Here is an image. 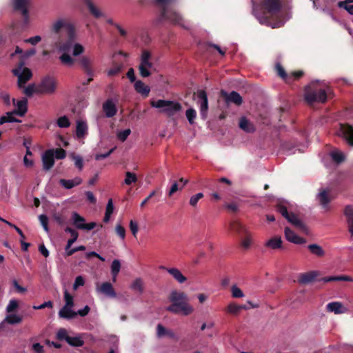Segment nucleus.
Segmentation results:
<instances>
[{
    "mask_svg": "<svg viewBox=\"0 0 353 353\" xmlns=\"http://www.w3.org/2000/svg\"><path fill=\"white\" fill-rule=\"evenodd\" d=\"M281 8L280 0H261L259 3H253L252 12L261 24L275 28L272 18Z\"/></svg>",
    "mask_w": 353,
    "mask_h": 353,
    "instance_id": "nucleus-1",
    "label": "nucleus"
},
{
    "mask_svg": "<svg viewBox=\"0 0 353 353\" xmlns=\"http://www.w3.org/2000/svg\"><path fill=\"white\" fill-rule=\"evenodd\" d=\"M51 32L60 35L61 31L65 32V39H61L58 41V47L61 51L68 52L75 44V27L67 18H59L51 26Z\"/></svg>",
    "mask_w": 353,
    "mask_h": 353,
    "instance_id": "nucleus-2",
    "label": "nucleus"
},
{
    "mask_svg": "<svg viewBox=\"0 0 353 353\" xmlns=\"http://www.w3.org/2000/svg\"><path fill=\"white\" fill-rule=\"evenodd\" d=\"M171 304L166 307V310L175 314H182L188 316L194 311L193 307L188 303V295L183 292L173 290L169 295Z\"/></svg>",
    "mask_w": 353,
    "mask_h": 353,
    "instance_id": "nucleus-3",
    "label": "nucleus"
},
{
    "mask_svg": "<svg viewBox=\"0 0 353 353\" xmlns=\"http://www.w3.org/2000/svg\"><path fill=\"white\" fill-rule=\"evenodd\" d=\"M172 0H154V3L161 6L159 21H168L174 25L183 26V18L179 13L172 8H168L166 5Z\"/></svg>",
    "mask_w": 353,
    "mask_h": 353,
    "instance_id": "nucleus-4",
    "label": "nucleus"
},
{
    "mask_svg": "<svg viewBox=\"0 0 353 353\" xmlns=\"http://www.w3.org/2000/svg\"><path fill=\"white\" fill-rule=\"evenodd\" d=\"M150 105L152 107L160 108L161 112L165 113L169 117L174 116L182 108L181 105L179 102L163 99L152 101Z\"/></svg>",
    "mask_w": 353,
    "mask_h": 353,
    "instance_id": "nucleus-5",
    "label": "nucleus"
},
{
    "mask_svg": "<svg viewBox=\"0 0 353 353\" xmlns=\"http://www.w3.org/2000/svg\"><path fill=\"white\" fill-rule=\"evenodd\" d=\"M57 88V81L50 75L43 77L39 83L37 85V94H52Z\"/></svg>",
    "mask_w": 353,
    "mask_h": 353,
    "instance_id": "nucleus-6",
    "label": "nucleus"
},
{
    "mask_svg": "<svg viewBox=\"0 0 353 353\" xmlns=\"http://www.w3.org/2000/svg\"><path fill=\"white\" fill-rule=\"evenodd\" d=\"M276 210L296 228L301 230H305L306 228L305 224L297 217L295 214L292 212L290 213L286 206L284 205L281 203L277 204L276 205Z\"/></svg>",
    "mask_w": 353,
    "mask_h": 353,
    "instance_id": "nucleus-7",
    "label": "nucleus"
},
{
    "mask_svg": "<svg viewBox=\"0 0 353 353\" xmlns=\"http://www.w3.org/2000/svg\"><path fill=\"white\" fill-rule=\"evenodd\" d=\"M327 97L328 95L323 89L306 90L304 95L305 101L309 104L314 102L323 103L327 101Z\"/></svg>",
    "mask_w": 353,
    "mask_h": 353,
    "instance_id": "nucleus-8",
    "label": "nucleus"
},
{
    "mask_svg": "<svg viewBox=\"0 0 353 353\" xmlns=\"http://www.w3.org/2000/svg\"><path fill=\"white\" fill-rule=\"evenodd\" d=\"M150 59L151 53L147 50H143L141 55V63L139 65V73L142 77H148L151 74L148 70L153 65Z\"/></svg>",
    "mask_w": 353,
    "mask_h": 353,
    "instance_id": "nucleus-9",
    "label": "nucleus"
},
{
    "mask_svg": "<svg viewBox=\"0 0 353 353\" xmlns=\"http://www.w3.org/2000/svg\"><path fill=\"white\" fill-rule=\"evenodd\" d=\"M339 137H343L347 143L353 146V126L348 123H341L337 132Z\"/></svg>",
    "mask_w": 353,
    "mask_h": 353,
    "instance_id": "nucleus-10",
    "label": "nucleus"
},
{
    "mask_svg": "<svg viewBox=\"0 0 353 353\" xmlns=\"http://www.w3.org/2000/svg\"><path fill=\"white\" fill-rule=\"evenodd\" d=\"M197 97L200 103V115L205 120L207 118L208 110V100L205 91L201 90L197 92Z\"/></svg>",
    "mask_w": 353,
    "mask_h": 353,
    "instance_id": "nucleus-11",
    "label": "nucleus"
},
{
    "mask_svg": "<svg viewBox=\"0 0 353 353\" xmlns=\"http://www.w3.org/2000/svg\"><path fill=\"white\" fill-rule=\"evenodd\" d=\"M221 96L225 99L227 103H234L238 106L243 103L242 97L236 91L228 93L224 90L221 91Z\"/></svg>",
    "mask_w": 353,
    "mask_h": 353,
    "instance_id": "nucleus-12",
    "label": "nucleus"
},
{
    "mask_svg": "<svg viewBox=\"0 0 353 353\" xmlns=\"http://www.w3.org/2000/svg\"><path fill=\"white\" fill-rule=\"evenodd\" d=\"M13 74L18 77L17 84L19 88H23L28 81L32 77V72L28 68H24L21 72L14 69L12 70Z\"/></svg>",
    "mask_w": 353,
    "mask_h": 353,
    "instance_id": "nucleus-13",
    "label": "nucleus"
},
{
    "mask_svg": "<svg viewBox=\"0 0 353 353\" xmlns=\"http://www.w3.org/2000/svg\"><path fill=\"white\" fill-rule=\"evenodd\" d=\"M43 169L50 170L54 165V150H46L42 155Z\"/></svg>",
    "mask_w": 353,
    "mask_h": 353,
    "instance_id": "nucleus-14",
    "label": "nucleus"
},
{
    "mask_svg": "<svg viewBox=\"0 0 353 353\" xmlns=\"http://www.w3.org/2000/svg\"><path fill=\"white\" fill-rule=\"evenodd\" d=\"M78 63L83 72L88 76L93 77L94 75V71L92 68V60L86 57L83 56L78 59Z\"/></svg>",
    "mask_w": 353,
    "mask_h": 353,
    "instance_id": "nucleus-15",
    "label": "nucleus"
},
{
    "mask_svg": "<svg viewBox=\"0 0 353 353\" xmlns=\"http://www.w3.org/2000/svg\"><path fill=\"white\" fill-rule=\"evenodd\" d=\"M15 101L16 99H12L14 105H17V109L14 110L13 112L16 115L23 117L28 111V99L26 98H23L22 99L17 101V103H15Z\"/></svg>",
    "mask_w": 353,
    "mask_h": 353,
    "instance_id": "nucleus-16",
    "label": "nucleus"
},
{
    "mask_svg": "<svg viewBox=\"0 0 353 353\" xmlns=\"http://www.w3.org/2000/svg\"><path fill=\"white\" fill-rule=\"evenodd\" d=\"M285 236L286 239L295 244L301 245L306 243V239L298 236L291 229L286 227L285 228Z\"/></svg>",
    "mask_w": 353,
    "mask_h": 353,
    "instance_id": "nucleus-17",
    "label": "nucleus"
},
{
    "mask_svg": "<svg viewBox=\"0 0 353 353\" xmlns=\"http://www.w3.org/2000/svg\"><path fill=\"white\" fill-rule=\"evenodd\" d=\"M160 268L166 270L179 283H183L187 280V278L177 268H168L165 266H161Z\"/></svg>",
    "mask_w": 353,
    "mask_h": 353,
    "instance_id": "nucleus-18",
    "label": "nucleus"
},
{
    "mask_svg": "<svg viewBox=\"0 0 353 353\" xmlns=\"http://www.w3.org/2000/svg\"><path fill=\"white\" fill-rule=\"evenodd\" d=\"M97 290L99 292L109 297L114 298L117 296L112 285L109 282L103 283Z\"/></svg>",
    "mask_w": 353,
    "mask_h": 353,
    "instance_id": "nucleus-19",
    "label": "nucleus"
},
{
    "mask_svg": "<svg viewBox=\"0 0 353 353\" xmlns=\"http://www.w3.org/2000/svg\"><path fill=\"white\" fill-rule=\"evenodd\" d=\"M28 0H14V9L20 11L25 18L28 17Z\"/></svg>",
    "mask_w": 353,
    "mask_h": 353,
    "instance_id": "nucleus-20",
    "label": "nucleus"
},
{
    "mask_svg": "<svg viewBox=\"0 0 353 353\" xmlns=\"http://www.w3.org/2000/svg\"><path fill=\"white\" fill-rule=\"evenodd\" d=\"M103 110L108 118L114 117L117 112V107L111 100H107L103 104Z\"/></svg>",
    "mask_w": 353,
    "mask_h": 353,
    "instance_id": "nucleus-21",
    "label": "nucleus"
},
{
    "mask_svg": "<svg viewBox=\"0 0 353 353\" xmlns=\"http://www.w3.org/2000/svg\"><path fill=\"white\" fill-rule=\"evenodd\" d=\"M344 214L347 219L348 230L353 235V206L347 205L344 210Z\"/></svg>",
    "mask_w": 353,
    "mask_h": 353,
    "instance_id": "nucleus-22",
    "label": "nucleus"
},
{
    "mask_svg": "<svg viewBox=\"0 0 353 353\" xmlns=\"http://www.w3.org/2000/svg\"><path fill=\"white\" fill-rule=\"evenodd\" d=\"M82 183V179L79 177H75L73 179L68 180L61 179L59 180V184L64 187L65 189H72V188L80 185Z\"/></svg>",
    "mask_w": 353,
    "mask_h": 353,
    "instance_id": "nucleus-23",
    "label": "nucleus"
},
{
    "mask_svg": "<svg viewBox=\"0 0 353 353\" xmlns=\"http://www.w3.org/2000/svg\"><path fill=\"white\" fill-rule=\"evenodd\" d=\"M318 199L322 208L327 210L328 204L331 201V198L329 196V191L326 190H322L318 194Z\"/></svg>",
    "mask_w": 353,
    "mask_h": 353,
    "instance_id": "nucleus-24",
    "label": "nucleus"
},
{
    "mask_svg": "<svg viewBox=\"0 0 353 353\" xmlns=\"http://www.w3.org/2000/svg\"><path fill=\"white\" fill-rule=\"evenodd\" d=\"M239 128L243 131L252 133L256 130V128L253 123H252L245 117H241L239 121Z\"/></svg>",
    "mask_w": 353,
    "mask_h": 353,
    "instance_id": "nucleus-25",
    "label": "nucleus"
},
{
    "mask_svg": "<svg viewBox=\"0 0 353 353\" xmlns=\"http://www.w3.org/2000/svg\"><path fill=\"white\" fill-rule=\"evenodd\" d=\"M134 86L136 92L144 97H148L150 92V87L146 85L141 80L136 81Z\"/></svg>",
    "mask_w": 353,
    "mask_h": 353,
    "instance_id": "nucleus-26",
    "label": "nucleus"
},
{
    "mask_svg": "<svg viewBox=\"0 0 353 353\" xmlns=\"http://www.w3.org/2000/svg\"><path fill=\"white\" fill-rule=\"evenodd\" d=\"M326 307L328 312H334L336 314H342L345 312L344 307L340 302L329 303Z\"/></svg>",
    "mask_w": 353,
    "mask_h": 353,
    "instance_id": "nucleus-27",
    "label": "nucleus"
},
{
    "mask_svg": "<svg viewBox=\"0 0 353 353\" xmlns=\"http://www.w3.org/2000/svg\"><path fill=\"white\" fill-rule=\"evenodd\" d=\"M88 133V125L85 121L79 120L77 122L76 135L78 138H83Z\"/></svg>",
    "mask_w": 353,
    "mask_h": 353,
    "instance_id": "nucleus-28",
    "label": "nucleus"
},
{
    "mask_svg": "<svg viewBox=\"0 0 353 353\" xmlns=\"http://www.w3.org/2000/svg\"><path fill=\"white\" fill-rule=\"evenodd\" d=\"M72 307L63 306L59 312L60 318L71 319L76 317L77 313L71 310Z\"/></svg>",
    "mask_w": 353,
    "mask_h": 353,
    "instance_id": "nucleus-29",
    "label": "nucleus"
},
{
    "mask_svg": "<svg viewBox=\"0 0 353 353\" xmlns=\"http://www.w3.org/2000/svg\"><path fill=\"white\" fill-rule=\"evenodd\" d=\"M316 275L315 272L303 273L299 276L298 281L301 284H307L312 282L316 277Z\"/></svg>",
    "mask_w": 353,
    "mask_h": 353,
    "instance_id": "nucleus-30",
    "label": "nucleus"
},
{
    "mask_svg": "<svg viewBox=\"0 0 353 353\" xmlns=\"http://www.w3.org/2000/svg\"><path fill=\"white\" fill-rule=\"evenodd\" d=\"M250 307L246 305H238L234 303H230L226 309L227 312L236 315L238 314L241 310H248Z\"/></svg>",
    "mask_w": 353,
    "mask_h": 353,
    "instance_id": "nucleus-31",
    "label": "nucleus"
},
{
    "mask_svg": "<svg viewBox=\"0 0 353 353\" xmlns=\"http://www.w3.org/2000/svg\"><path fill=\"white\" fill-rule=\"evenodd\" d=\"M65 232L70 233V235L72 236V238L68 240L67 245L65 248V251L67 252L70 250L72 245L77 240L79 234L75 230L70 227H67L65 229Z\"/></svg>",
    "mask_w": 353,
    "mask_h": 353,
    "instance_id": "nucleus-32",
    "label": "nucleus"
},
{
    "mask_svg": "<svg viewBox=\"0 0 353 353\" xmlns=\"http://www.w3.org/2000/svg\"><path fill=\"white\" fill-rule=\"evenodd\" d=\"M283 241L280 236H274L265 243V246L270 248L273 250L282 248Z\"/></svg>",
    "mask_w": 353,
    "mask_h": 353,
    "instance_id": "nucleus-33",
    "label": "nucleus"
},
{
    "mask_svg": "<svg viewBox=\"0 0 353 353\" xmlns=\"http://www.w3.org/2000/svg\"><path fill=\"white\" fill-rule=\"evenodd\" d=\"M92 15L95 18L102 17V12L92 3L90 0H83Z\"/></svg>",
    "mask_w": 353,
    "mask_h": 353,
    "instance_id": "nucleus-34",
    "label": "nucleus"
},
{
    "mask_svg": "<svg viewBox=\"0 0 353 353\" xmlns=\"http://www.w3.org/2000/svg\"><path fill=\"white\" fill-rule=\"evenodd\" d=\"M14 113L13 111L8 112L6 113V115L1 116L0 117V124H3L5 123H12V122H16L19 123L21 121L14 117Z\"/></svg>",
    "mask_w": 353,
    "mask_h": 353,
    "instance_id": "nucleus-35",
    "label": "nucleus"
},
{
    "mask_svg": "<svg viewBox=\"0 0 353 353\" xmlns=\"http://www.w3.org/2000/svg\"><path fill=\"white\" fill-rule=\"evenodd\" d=\"M307 248L310 250L312 254L317 256H323L325 255V251L323 250V249L317 244H310L307 246Z\"/></svg>",
    "mask_w": 353,
    "mask_h": 353,
    "instance_id": "nucleus-36",
    "label": "nucleus"
},
{
    "mask_svg": "<svg viewBox=\"0 0 353 353\" xmlns=\"http://www.w3.org/2000/svg\"><path fill=\"white\" fill-rule=\"evenodd\" d=\"M121 269V263L118 259H114L111 265V274L112 275L113 281H116V278Z\"/></svg>",
    "mask_w": 353,
    "mask_h": 353,
    "instance_id": "nucleus-37",
    "label": "nucleus"
},
{
    "mask_svg": "<svg viewBox=\"0 0 353 353\" xmlns=\"http://www.w3.org/2000/svg\"><path fill=\"white\" fill-rule=\"evenodd\" d=\"M276 70L277 74L279 77H281L285 81L290 83V77L289 74L286 73L285 69L282 67V65L279 63L276 65Z\"/></svg>",
    "mask_w": 353,
    "mask_h": 353,
    "instance_id": "nucleus-38",
    "label": "nucleus"
},
{
    "mask_svg": "<svg viewBox=\"0 0 353 353\" xmlns=\"http://www.w3.org/2000/svg\"><path fill=\"white\" fill-rule=\"evenodd\" d=\"M66 342L72 347H81L84 344V341L77 336L72 337L69 336Z\"/></svg>",
    "mask_w": 353,
    "mask_h": 353,
    "instance_id": "nucleus-39",
    "label": "nucleus"
},
{
    "mask_svg": "<svg viewBox=\"0 0 353 353\" xmlns=\"http://www.w3.org/2000/svg\"><path fill=\"white\" fill-rule=\"evenodd\" d=\"M5 321L11 325L18 324L22 321V318L17 314H12L7 315Z\"/></svg>",
    "mask_w": 353,
    "mask_h": 353,
    "instance_id": "nucleus-40",
    "label": "nucleus"
},
{
    "mask_svg": "<svg viewBox=\"0 0 353 353\" xmlns=\"http://www.w3.org/2000/svg\"><path fill=\"white\" fill-rule=\"evenodd\" d=\"M130 288L132 290L142 294L143 292V282L141 279H135L131 284Z\"/></svg>",
    "mask_w": 353,
    "mask_h": 353,
    "instance_id": "nucleus-41",
    "label": "nucleus"
},
{
    "mask_svg": "<svg viewBox=\"0 0 353 353\" xmlns=\"http://www.w3.org/2000/svg\"><path fill=\"white\" fill-rule=\"evenodd\" d=\"M138 180V178L136 174L131 172H125V178L124 179V183L127 185H131L132 183H136Z\"/></svg>",
    "mask_w": 353,
    "mask_h": 353,
    "instance_id": "nucleus-42",
    "label": "nucleus"
},
{
    "mask_svg": "<svg viewBox=\"0 0 353 353\" xmlns=\"http://www.w3.org/2000/svg\"><path fill=\"white\" fill-rule=\"evenodd\" d=\"M59 59L63 64L69 66L72 65L74 62V60L70 57V55L65 52L60 56Z\"/></svg>",
    "mask_w": 353,
    "mask_h": 353,
    "instance_id": "nucleus-43",
    "label": "nucleus"
},
{
    "mask_svg": "<svg viewBox=\"0 0 353 353\" xmlns=\"http://www.w3.org/2000/svg\"><path fill=\"white\" fill-rule=\"evenodd\" d=\"M230 229L232 231L235 232H236L238 234H240V233L243 232V230H244V228L242 225V224L241 223H239V221H234L230 223Z\"/></svg>",
    "mask_w": 353,
    "mask_h": 353,
    "instance_id": "nucleus-44",
    "label": "nucleus"
},
{
    "mask_svg": "<svg viewBox=\"0 0 353 353\" xmlns=\"http://www.w3.org/2000/svg\"><path fill=\"white\" fill-rule=\"evenodd\" d=\"M72 219L73 221V224L77 228V226L79 225H83L85 223V219L79 215L77 212H73L72 215Z\"/></svg>",
    "mask_w": 353,
    "mask_h": 353,
    "instance_id": "nucleus-45",
    "label": "nucleus"
},
{
    "mask_svg": "<svg viewBox=\"0 0 353 353\" xmlns=\"http://www.w3.org/2000/svg\"><path fill=\"white\" fill-rule=\"evenodd\" d=\"M203 197L204 194L203 193H197L190 197L189 203L192 208H196L199 201Z\"/></svg>",
    "mask_w": 353,
    "mask_h": 353,
    "instance_id": "nucleus-46",
    "label": "nucleus"
},
{
    "mask_svg": "<svg viewBox=\"0 0 353 353\" xmlns=\"http://www.w3.org/2000/svg\"><path fill=\"white\" fill-rule=\"evenodd\" d=\"M123 68V64H114V65L108 70V76H115L119 74Z\"/></svg>",
    "mask_w": 353,
    "mask_h": 353,
    "instance_id": "nucleus-47",
    "label": "nucleus"
},
{
    "mask_svg": "<svg viewBox=\"0 0 353 353\" xmlns=\"http://www.w3.org/2000/svg\"><path fill=\"white\" fill-rule=\"evenodd\" d=\"M185 115L189 123L190 124H193L196 117V110L193 108H189L186 110Z\"/></svg>",
    "mask_w": 353,
    "mask_h": 353,
    "instance_id": "nucleus-48",
    "label": "nucleus"
},
{
    "mask_svg": "<svg viewBox=\"0 0 353 353\" xmlns=\"http://www.w3.org/2000/svg\"><path fill=\"white\" fill-rule=\"evenodd\" d=\"M57 123L59 128H68L70 125V122L66 116L59 117Z\"/></svg>",
    "mask_w": 353,
    "mask_h": 353,
    "instance_id": "nucleus-49",
    "label": "nucleus"
},
{
    "mask_svg": "<svg viewBox=\"0 0 353 353\" xmlns=\"http://www.w3.org/2000/svg\"><path fill=\"white\" fill-rule=\"evenodd\" d=\"M19 307V303L15 299H11L6 307V312L8 313L15 311Z\"/></svg>",
    "mask_w": 353,
    "mask_h": 353,
    "instance_id": "nucleus-50",
    "label": "nucleus"
},
{
    "mask_svg": "<svg viewBox=\"0 0 353 353\" xmlns=\"http://www.w3.org/2000/svg\"><path fill=\"white\" fill-rule=\"evenodd\" d=\"M57 339L59 341L65 340L67 341L69 336L68 335L67 330L64 328H60L57 332Z\"/></svg>",
    "mask_w": 353,
    "mask_h": 353,
    "instance_id": "nucleus-51",
    "label": "nucleus"
},
{
    "mask_svg": "<svg viewBox=\"0 0 353 353\" xmlns=\"http://www.w3.org/2000/svg\"><path fill=\"white\" fill-rule=\"evenodd\" d=\"M39 221L43 226L44 230L47 232H49L48 227V217L46 214H41L39 216Z\"/></svg>",
    "mask_w": 353,
    "mask_h": 353,
    "instance_id": "nucleus-52",
    "label": "nucleus"
},
{
    "mask_svg": "<svg viewBox=\"0 0 353 353\" xmlns=\"http://www.w3.org/2000/svg\"><path fill=\"white\" fill-rule=\"evenodd\" d=\"M64 300L65 301L64 306L72 307L74 306L73 296L66 290L64 292Z\"/></svg>",
    "mask_w": 353,
    "mask_h": 353,
    "instance_id": "nucleus-53",
    "label": "nucleus"
},
{
    "mask_svg": "<svg viewBox=\"0 0 353 353\" xmlns=\"http://www.w3.org/2000/svg\"><path fill=\"white\" fill-rule=\"evenodd\" d=\"M232 296L233 298H241L244 296L243 291L236 285L231 288Z\"/></svg>",
    "mask_w": 353,
    "mask_h": 353,
    "instance_id": "nucleus-54",
    "label": "nucleus"
},
{
    "mask_svg": "<svg viewBox=\"0 0 353 353\" xmlns=\"http://www.w3.org/2000/svg\"><path fill=\"white\" fill-rule=\"evenodd\" d=\"M348 3L347 1H339L337 6L339 8H344L350 14L353 15V5H348Z\"/></svg>",
    "mask_w": 353,
    "mask_h": 353,
    "instance_id": "nucleus-55",
    "label": "nucleus"
},
{
    "mask_svg": "<svg viewBox=\"0 0 353 353\" xmlns=\"http://www.w3.org/2000/svg\"><path fill=\"white\" fill-rule=\"evenodd\" d=\"M130 129H126L117 133V138L122 142L125 141L130 134Z\"/></svg>",
    "mask_w": 353,
    "mask_h": 353,
    "instance_id": "nucleus-56",
    "label": "nucleus"
},
{
    "mask_svg": "<svg viewBox=\"0 0 353 353\" xmlns=\"http://www.w3.org/2000/svg\"><path fill=\"white\" fill-rule=\"evenodd\" d=\"M72 159L74 161L75 166L79 170H81L83 167V159L78 155L72 154Z\"/></svg>",
    "mask_w": 353,
    "mask_h": 353,
    "instance_id": "nucleus-57",
    "label": "nucleus"
},
{
    "mask_svg": "<svg viewBox=\"0 0 353 353\" xmlns=\"http://www.w3.org/2000/svg\"><path fill=\"white\" fill-rule=\"evenodd\" d=\"M23 93L28 97L32 96L33 93H37V85H29L28 86L25 88Z\"/></svg>",
    "mask_w": 353,
    "mask_h": 353,
    "instance_id": "nucleus-58",
    "label": "nucleus"
},
{
    "mask_svg": "<svg viewBox=\"0 0 353 353\" xmlns=\"http://www.w3.org/2000/svg\"><path fill=\"white\" fill-rule=\"evenodd\" d=\"M117 234L123 240L125 237V229L121 225H117L115 228Z\"/></svg>",
    "mask_w": 353,
    "mask_h": 353,
    "instance_id": "nucleus-59",
    "label": "nucleus"
},
{
    "mask_svg": "<svg viewBox=\"0 0 353 353\" xmlns=\"http://www.w3.org/2000/svg\"><path fill=\"white\" fill-rule=\"evenodd\" d=\"M167 329L163 327L161 324H158L157 326V336L159 338H161L166 336Z\"/></svg>",
    "mask_w": 353,
    "mask_h": 353,
    "instance_id": "nucleus-60",
    "label": "nucleus"
},
{
    "mask_svg": "<svg viewBox=\"0 0 353 353\" xmlns=\"http://www.w3.org/2000/svg\"><path fill=\"white\" fill-rule=\"evenodd\" d=\"M97 225L95 222H90L88 223H84L83 225H79L77 226L79 230H91L94 229Z\"/></svg>",
    "mask_w": 353,
    "mask_h": 353,
    "instance_id": "nucleus-61",
    "label": "nucleus"
},
{
    "mask_svg": "<svg viewBox=\"0 0 353 353\" xmlns=\"http://www.w3.org/2000/svg\"><path fill=\"white\" fill-rule=\"evenodd\" d=\"M66 156V152L63 148H57L54 150V157L57 159H63Z\"/></svg>",
    "mask_w": 353,
    "mask_h": 353,
    "instance_id": "nucleus-62",
    "label": "nucleus"
},
{
    "mask_svg": "<svg viewBox=\"0 0 353 353\" xmlns=\"http://www.w3.org/2000/svg\"><path fill=\"white\" fill-rule=\"evenodd\" d=\"M0 99L2 100L6 105H10V94L6 92H1L0 93Z\"/></svg>",
    "mask_w": 353,
    "mask_h": 353,
    "instance_id": "nucleus-63",
    "label": "nucleus"
},
{
    "mask_svg": "<svg viewBox=\"0 0 353 353\" xmlns=\"http://www.w3.org/2000/svg\"><path fill=\"white\" fill-rule=\"evenodd\" d=\"M332 157V159L338 163H341L344 160V155L341 152H333Z\"/></svg>",
    "mask_w": 353,
    "mask_h": 353,
    "instance_id": "nucleus-64",
    "label": "nucleus"
}]
</instances>
